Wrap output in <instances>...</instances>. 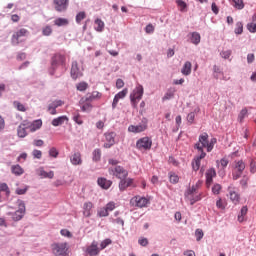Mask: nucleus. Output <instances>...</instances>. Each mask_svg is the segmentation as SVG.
<instances>
[{
	"instance_id": "63",
	"label": "nucleus",
	"mask_w": 256,
	"mask_h": 256,
	"mask_svg": "<svg viewBox=\"0 0 256 256\" xmlns=\"http://www.w3.org/2000/svg\"><path fill=\"white\" fill-rule=\"evenodd\" d=\"M188 123H193L195 121V112H190L187 116Z\"/></svg>"
},
{
	"instance_id": "42",
	"label": "nucleus",
	"mask_w": 256,
	"mask_h": 256,
	"mask_svg": "<svg viewBox=\"0 0 256 256\" xmlns=\"http://www.w3.org/2000/svg\"><path fill=\"white\" fill-rule=\"evenodd\" d=\"M77 91H87L89 89V84L87 82H79L76 85Z\"/></svg>"
},
{
	"instance_id": "59",
	"label": "nucleus",
	"mask_w": 256,
	"mask_h": 256,
	"mask_svg": "<svg viewBox=\"0 0 256 256\" xmlns=\"http://www.w3.org/2000/svg\"><path fill=\"white\" fill-rule=\"evenodd\" d=\"M55 25H57V27H63V25H65V19L63 18H58L54 21Z\"/></svg>"
},
{
	"instance_id": "8",
	"label": "nucleus",
	"mask_w": 256,
	"mask_h": 256,
	"mask_svg": "<svg viewBox=\"0 0 256 256\" xmlns=\"http://www.w3.org/2000/svg\"><path fill=\"white\" fill-rule=\"evenodd\" d=\"M243 171H245V162H243V160L236 161L234 171L232 173L233 180L237 181V179H240L241 175H243Z\"/></svg>"
},
{
	"instance_id": "47",
	"label": "nucleus",
	"mask_w": 256,
	"mask_h": 256,
	"mask_svg": "<svg viewBox=\"0 0 256 256\" xmlns=\"http://www.w3.org/2000/svg\"><path fill=\"white\" fill-rule=\"evenodd\" d=\"M221 184H214L213 187H212V193L214 195H219V193H221Z\"/></svg>"
},
{
	"instance_id": "61",
	"label": "nucleus",
	"mask_w": 256,
	"mask_h": 256,
	"mask_svg": "<svg viewBox=\"0 0 256 256\" xmlns=\"http://www.w3.org/2000/svg\"><path fill=\"white\" fill-rule=\"evenodd\" d=\"M33 145L34 147H43V145H45V142L41 139H38L33 141Z\"/></svg>"
},
{
	"instance_id": "58",
	"label": "nucleus",
	"mask_w": 256,
	"mask_h": 256,
	"mask_svg": "<svg viewBox=\"0 0 256 256\" xmlns=\"http://www.w3.org/2000/svg\"><path fill=\"white\" fill-rule=\"evenodd\" d=\"M146 33L151 34L155 32V26L153 24H148L145 28Z\"/></svg>"
},
{
	"instance_id": "14",
	"label": "nucleus",
	"mask_w": 256,
	"mask_h": 256,
	"mask_svg": "<svg viewBox=\"0 0 256 256\" xmlns=\"http://www.w3.org/2000/svg\"><path fill=\"white\" fill-rule=\"evenodd\" d=\"M115 132H108L105 134L106 142L104 143L105 149H111L115 145Z\"/></svg>"
},
{
	"instance_id": "53",
	"label": "nucleus",
	"mask_w": 256,
	"mask_h": 256,
	"mask_svg": "<svg viewBox=\"0 0 256 256\" xmlns=\"http://www.w3.org/2000/svg\"><path fill=\"white\" fill-rule=\"evenodd\" d=\"M49 155H50V157H54V159H57V157L59 155V151H57V148L52 147L49 150Z\"/></svg>"
},
{
	"instance_id": "49",
	"label": "nucleus",
	"mask_w": 256,
	"mask_h": 256,
	"mask_svg": "<svg viewBox=\"0 0 256 256\" xmlns=\"http://www.w3.org/2000/svg\"><path fill=\"white\" fill-rule=\"evenodd\" d=\"M216 143H217V138H212L210 142H208V153H211V151H213V147H215Z\"/></svg>"
},
{
	"instance_id": "4",
	"label": "nucleus",
	"mask_w": 256,
	"mask_h": 256,
	"mask_svg": "<svg viewBox=\"0 0 256 256\" xmlns=\"http://www.w3.org/2000/svg\"><path fill=\"white\" fill-rule=\"evenodd\" d=\"M195 149H197L198 153H200L199 156H197L194 161L192 162V169L194 171H199V168L201 167V159H205L207 153L203 151V148L201 147V144L196 143Z\"/></svg>"
},
{
	"instance_id": "56",
	"label": "nucleus",
	"mask_w": 256,
	"mask_h": 256,
	"mask_svg": "<svg viewBox=\"0 0 256 256\" xmlns=\"http://www.w3.org/2000/svg\"><path fill=\"white\" fill-rule=\"evenodd\" d=\"M247 29L250 33H256V24L255 23H248Z\"/></svg>"
},
{
	"instance_id": "27",
	"label": "nucleus",
	"mask_w": 256,
	"mask_h": 256,
	"mask_svg": "<svg viewBox=\"0 0 256 256\" xmlns=\"http://www.w3.org/2000/svg\"><path fill=\"white\" fill-rule=\"evenodd\" d=\"M192 67H193V65L191 64V62H189V61L185 62L181 69L182 75H185V76L191 75Z\"/></svg>"
},
{
	"instance_id": "25",
	"label": "nucleus",
	"mask_w": 256,
	"mask_h": 256,
	"mask_svg": "<svg viewBox=\"0 0 256 256\" xmlns=\"http://www.w3.org/2000/svg\"><path fill=\"white\" fill-rule=\"evenodd\" d=\"M97 183L102 189H109V187L113 185V182L111 180H107L106 178H98Z\"/></svg>"
},
{
	"instance_id": "36",
	"label": "nucleus",
	"mask_w": 256,
	"mask_h": 256,
	"mask_svg": "<svg viewBox=\"0 0 256 256\" xmlns=\"http://www.w3.org/2000/svg\"><path fill=\"white\" fill-rule=\"evenodd\" d=\"M232 3L235 9H238L240 11L241 9H245V3L243 2V0H232Z\"/></svg>"
},
{
	"instance_id": "60",
	"label": "nucleus",
	"mask_w": 256,
	"mask_h": 256,
	"mask_svg": "<svg viewBox=\"0 0 256 256\" xmlns=\"http://www.w3.org/2000/svg\"><path fill=\"white\" fill-rule=\"evenodd\" d=\"M43 35L49 36L51 35V33H53V30L51 29V26H46L43 31H42Z\"/></svg>"
},
{
	"instance_id": "20",
	"label": "nucleus",
	"mask_w": 256,
	"mask_h": 256,
	"mask_svg": "<svg viewBox=\"0 0 256 256\" xmlns=\"http://www.w3.org/2000/svg\"><path fill=\"white\" fill-rule=\"evenodd\" d=\"M61 105H63V101L61 100H56L51 102L48 105V112L50 115H57V107H61Z\"/></svg>"
},
{
	"instance_id": "5",
	"label": "nucleus",
	"mask_w": 256,
	"mask_h": 256,
	"mask_svg": "<svg viewBox=\"0 0 256 256\" xmlns=\"http://www.w3.org/2000/svg\"><path fill=\"white\" fill-rule=\"evenodd\" d=\"M117 204L113 201L108 202L104 207H101L97 211L98 217H109L111 211H115Z\"/></svg>"
},
{
	"instance_id": "2",
	"label": "nucleus",
	"mask_w": 256,
	"mask_h": 256,
	"mask_svg": "<svg viewBox=\"0 0 256 256\" xmlns=\"http://www.w3.org/2000/svg\"><path fill=\"white\" fill-rule=\"evenodd\" d=\"M143 93H144L143 85L138 84L130 94L132 107L137 108L139 101L143 99Z\"/></svg>"
},
{
	"instance_id": "46",
	"label": "nucleus",
	"mask_w": 256,
	"mask_h": 256,
	"mask_svg": "<svg viewBox=\"0 0 256 256\" xmlns=\"http://www.w3.org/2000/svg\"><path fill=\"white\" fill-rule=\"evenodd\" d=\"M14 107H16V109L18 110V111H22V112H25V111H27V109L25 108V105H23L21 102H19V101H15L14 102Z\"/></svg>"
},
{
	"instance_id": "21",
	"label": "nucleus",
	"mask_w": 256,
	"mask_h": 256,
	"mask_svg": "<svg viewBox=\"0 0 256 256\" xmlns=\"http://www.w3.org/2000/svg\"><path fill=\"white\" fill-rule=\"evenodd\" d=\"M213 177H217V172L214 170V168H210L206 172V187H211L213 183Z\"/></svg>"
},
{
	"instance_id": "39",
	"label": "nucleus",
	"mask_w": 256,
	"mask_h": 256,
	"mask_svg": "<svg viewBox=\"0 0 256 256\" xmlns=\"http://www.w3.org/2000/svg\"><path fill=\"white\" fill-rule=\"evenodd\" d=\"M176 4L178 5L179 10L181 11V13H185V11H187V3H185V1L176 0Z\"/></svg>"
},
{
	"instance_id": "33",
	"label": "nucleus",
	"mask_w": 256,
	"mask_h": 256,
	"mask_svg": "<svg viewBox=\"0 0 256 256\" xmlns=\"http://www.w3.org/2000/svg\"><path fill=\"white\" fill-rule=\"evenodd\" d=\"M56 11H65V0H54Z\"/></svg>"
},
{
	"instance_id": "35",
	"label": "nucleus",
	"mask_w": 256,
	"mask_h": 256,
	"mask_svg": "<svg viewBox=\"0 0 256 256\" xmlns=\"http://www.w3.org/2000/svg\"><path fill=\"white\" fill-rule=\"evenodd\" d=\"M247 206H243L241 208L240 214L238 215V221L239 223H243V221H245V215H247Z\"/></svg>"
},
{
	"instance_id": "37",
	"label": "nucleus",
	"mask_w": 256,
	"mask_h": 256,
	"mask_svg": "<svg viewBox=\"0 0 256 256\" xmlns=\"http://www.w3.org/2000/svg\"><path fill=\"white\" fill-rule=\"evenodd\" d=\"M18 137H27V130L25 129V124H22L17 129Z\"/></svg>"
},
{
	"instance_id": "29",
	"label": "nucleus",
	"mask_w": 256,
	"mask_h": 256,
	"mask_svg": "<svg viewBox=\"0 0 256 256\" xmlns=\"http://www.w3.org/2000/svg\"><path fill=\"white\" fill-rule=\"evenodd\" d=\"M63 61H65V57L61 54H56L52 58V65H63Z\"/></svg>"
},
{
	"instance_id": "16",
	"label": "nucleus",
	"mask_w": 256,
	"mask_h": 256,
	"mask_svg": "<svg viewBox=\"0 0 256 256\" xmlns=\"http://www.w3.org/2000/svg\"><path fill=\"white\" fill-rule=\"evenodd\" d=\"M228 193H229L230 200L232 201V203H234V205H237L241 199V196L239 195V193H237V191H235V187L229 186Z\"/></svg>"
},
{
	"instance_id": "24",
	"label": "nucleus",
	"mask_w": 256,
	"mask_h": 256,
	"mask_svg": "<svg viewBox=\"0 0 256 256\" xmlns=\"http://www.w3.org/2000/svg\"><path fill=\"white\" fill-rule=\"evenodd\" d=\"M72 165H81L83 160L81 159V152H76L70 156Z\"/></svg>"
},
{
	"instance_id": "31",
	"label": "nucleus",
	"mask_w": 256,
	"mask_h": 256,
	"mask_svg": "<svg viewBox=\"0 0 256 256\" xmlns=\"http://www.w3.org/2000/svg\"><path fill=\"white\" fill-rule=\"evenodd\" d=\"M191 43H193V45H199L201 43V35L197 32H193L191 34Z\"/></svg>"
},
{
	"instance_id": "34",
	"label": "nucleus",
	"mask_w": 256,
	"mask_h": 256,
	"mask_svg": "<svg viewBox=\"0 0 256 256\" xmlns=\"http://www.w3.org/2000/svg\"><path fill=\"white\" fill-rule=\"evenodd\" d=\"M95 29L96 31H98L99 33H101V31H103V29H105V22H103L101 19H96L95 20Z\"/></svg>"
},
{
	"instance_id": "57",
	"label": "nucleus",
	"mask_w": 256,
	"mask_h": 256,
	"mask_svg": "<svg viewBox=\"0 0 256 256\" xmlns=\"http://www.w3.org/2000/svg\"><path fill=\"white\" fill-rule=\"evenodd\" d=\"M139 245H141L142 247H147L149 245V240H147V238H140L138 240Z\"/></svg>"
},
{
	"instance_id": "6",
	"label": "nucleus",
	"mask_w": 256,
	"mask_h": 256,
	"mask_svg": "<svg viewBox=\"0 0 256 256\" xmlns=\"http://www.w3.org/2000/svg\"><path fill=\"white\" fill-rule=\"evenodd\" d=\"M110 175H114L117 179H127L129 172L123 168V166H115L114 168H109Z\"/></svg>"
},
{
	"instance_id": "12",
	"label": "nucleus",
	"mask_w": 256,
	"mask_h": 256,
	"mask_svg": "<svg viewBox=\"0 0 256 256\" xmlns=\"http://www.w3.org/2000/svg\"><path fill=\"white\" fill-rule=\"evenodd\" d=\"M86 253L89 256H97V255H99V253H101V248H99V242H97L95 240L92 241L91 245H89L86 248Z\"/></svg>"
},
{
	"instance_id": "40",
	"label": "nucleus",
	"mask_w": 256,
	"mask_h": 256,
	"mask_svg": "<svg viewBox=\"0 0 256 256\" xmlns=\"http://www.w3.org/2000/svg\"><path fill=\"white\" fill-rule=\"evenodd\" d=\"M63 123H65V116H61V117L55 118L52 121V125L54 127H59V125H63Z\"/></svg>"
},
{
	"instance_id": "10",
	"label": "nucleus",
	"mask_w": 256,
	"mask_h": 256,
	"mask_svg": "<svg viewBox=\"0 0 256 256\" xmlns=\"http://www.w3.org/2000/svg\"><path fill=\"white\" fill-rule=\"evenodd\" d=\"M71 77L72 79H79L83 77V67L79 66L77 61L72 62Z\"/></svg>"
},
{
	"instance_id": "28",
	"label": "nucleus",
	"mask_w": 256,
	"mask_h": 256,
	"mask_svg": "<svg viewBox=\"0 0 256 256\" xmlns=\"http://www.w3.org/2000/svg\"><path fill=\"white\" fill-rule=\"evenodd\" d=\"M80 105H81V110L84 111V112L91 111V109L93 107L91 105V101H89V100H84L83 101V98H81V100H80Z\"/></svg>"
},
{
	"instance_id": "32",
	"label": "nucleus",
	"mask_w": 256,
	"mask_h": 256,
	"mask_svg": "<svg viewBox=\"0 0 256 256\" xmlns=\"http://www.w3.org/2000/svg\"><path fill=\"white\" fill-rule=\"evenodd\" d=\"M11 171H12V173H13L14 175H17V176L23 175V173H24L23 168H22L19 164L13 165V166L11 167Z\"/></svg>"
},
{
	"instance_id": "22",
	"label": "nucleus",
	"mask_w": 256,
	"mask_h": 256,
	"mask_svg": "<svg viewBox=\"0 0 256 256\" xmlns=\"http://www.w3.org/2000/svg\"><path fill=\"white\" fill-rule=\"evenodd\" d=\"M52 251L56 256H64L65 255V245L63 244H53Z\"/></svg>"
},
{
	"instance_id": "13",
	"label": "nucleus",
	"mask_w": 256,
	"mask_h": 256,
	"mask_svg": "<svg viewBox=\"0 0 256 256\" xmlns=\"http://www.w3.org/2000/svg\"><path fill=\"white\" fill-rule=\"evenodd\" d=\"M127 93H129V90L127 88L123 89L122 91L118 92L113 99L112 102V108L115 109V107H117V105L119 104V101H121V99H125V97H127Z\"/></svg>"
},
{
	"instance_id": "48",
	"label": "nucleus",
	"mask_w": 256,
	"mask_h": 256,
	"mask_svg": "<svg viewBox=\"0 0 256 256\" xmlns=\"http://www.w3.org/2000/svg\"><path fill=\"white\" fill-rule=\"evenodd\" d=\"M235 33L236 35H241V33H243V23L241 22L236 23Z\"/></svg>"
},
{
	"instance_id": "64",
	"label": "nucleus",
	"mask_w": 256,
	"mask_h": 256,
	"mask_svg": "<svg viewBox=\"0 0 256 256\" xmlns=\"http://www.w3.org/2000/svg\"><path fill=\"white\" fill-rule=\"evenodd\" d=\"M27 187H25V188H18V189H16V194L17 195H25L26 193H27Z\"/></svg>"
},
{
	"instance_id": "44",
	"label": "nucleus",
	"mask_w": 256,
	"mask_h": 256,
	"mask_svg": "<svg viewBox=\"0 0 256 256\" xmlns=\"http://www.w3.org/2000/svg\"><path fill=\"white\" fill-rule=\"evenodd\" d=\"M113 243V241L109 238L103 240L100 243V251H103V249H106V247H109V245H111Z\"/></svg>"
},
{
	"instance_id": "19",
	"label": "nucleus",
	"mask_w": 256,
	"mask_h": 256,
	"mask_svg": "<svg viewBox=\"0 0 256 256\" xmlns=\"http://www.w3.org/2000/svg\"><path fill=\"white\" fill-rule=\"evenodd\" d=\"M103 97V94H101L99 91H93L92 93L86 94V96L83 97L82 101H97V99H101Z\"/></svg>"
},
{
	"instance_id": "17",
	"label": "nucleus",
	"mask_w": 256,
	"mask_h": 256,
	"mask_svg": "<svg viewBox=\"0 0 256 256\" xmlns=\"http://www.w3.org/2000/svg\"><path fill=\"white\" fill-rule=\"evenodd\" d=\"M36 173L40 179H53L55 177V172L50 171V172H45L43 168H38L36 170Z\"/></svg>"
},
{
	"instance_id": "23",
	"label": "nucleus",
	"mask_w": 256,
	"mask_h": 256,
	"mask_svg": "<svg viewBox=\"0 0 256 256\" xmlns=\"http://www.w3.org/2000/svg\"><path fill=\"white\" fill-rule=\"evenodd\" d=\"M131 185H133V179L123 178V179H120L119 189H120V191H125V189H127V187H131Z\"/></svg>"
},
{
	"instance_id": "3",
	"label": "nucleus",
	"mask_w": 256,
	"mask_h": 256,
	"mask_svg": "<svg viewBox=\"0 0 256 256\" xmlns=\"http://www.w3.org/2000/svg\"><path fill=\"white\" fill-rule=\"evenodd\" d=\"M18 210L15 212H8L7 215L12 217V221H21L25 217V202L18 200Z\"/></svg>"
},
{
	"instance_id": "11",
	"label": "nucleus",
	"mask_w": 256,
	"mask_h": 256,
	"mask_svg": "<svg viewBox=\"0 0 256 256\" xmlns=\"http://www.w3.org/2000/svg\"><path fill=\"white\" fill-rule=\"evenodd\" d=\"M27 35H29V30L21 28L12 35V43L19 45L21 37H27Z\"/></svg>"
},
{
	"instance_id": "18",
	"label": "nucleus",
	"mask_w": 256,
	"mask_h": 256,
	"mask_svg": "<svg viewBox=\"0 0 256 256\" xmlns=\"http://www.w3.org/2000/svg\"><path fill=\"white\" fill-rule=\"evenodd\" d=\"M197 143H199L200 147H202V151L204 148L209 151V134L203 133L202 135H200L199 141Z\"/></svg>"
},
{
	"instance_id": "41",
	"label": "nucleus",
	"mask_w": 256,
	"mask_h": 256,
	"mask_svg": "<svg viewBox=\"0 0 256 256\" xmlns=\"http://www.w3.org/2000/svg\"><path fill=\"white\" fill-rule=\"evenodd\" d=\"M173 97H175V90H168L163 96L162 101H169V99H173Z\"/></svg>"
},
{
	"instance_id": "52",
	"label": "nucleus",
	"mask_w": 256,
	"mask_h": 256,
	"mask_svg": "<svg viewBox=\"0 0 256 256\" xmlns=\"http://www.w3.org/2000/svg\"><path fill=\"white\" fill-rule=\"evenodd\" d=\"M32 155L34 159H41L43 157V152H41V150L35 149L32 151Z\"/></svg>"
},
{
	"instance_id": "62",
	"label": "nucleus",
	"mask_w": 256,
	"mask_h": 256,
	"mask_svg": "<svg viewBox=\"0 0 256 256\" xmlns=\"http://www.w3.org/2000/svg\"><path fill=\"white\" fill-rule=\"evenodd\" d=\"M116 87L118 89H123V87H125V82L123 81V79H117L116 80Z\"/></svg>"
},
{
	"instance_id": "54",
	"label": "nucleus",
	"mask_w": 256,
	"mask_h": 256,
	"mask_svg": "<svg viewBox=\"0 0 256 256\" xmlns=\"http://www.w3.org/2000/svg\"><path fill=\"white\" fill-rule=\"evenodd\" d=\"M245 117H247V108L242 109L238 116L240 123H242V121H243V119H245Z\"/></svg>"
},
{
	"instance_id": "55",
	"label": "nucleus",
	"mask_w": 256,
	"mask_h": 256,
	"mask_svg": "<svg viewBox=\"0 0 256 256\" xmlns=\"http://www.w3.org/2000/svg\"><path fill=\"white\" fill-rule=\"evenodd\" d=\"M231 53H232L231 50H226V51H222L220 55L223 59H229L231 57Z\"/></svg>"
},
{
	"instance_id": "43",
	"label": "nucleus",
	"mask_w": 256,
	"mask_h": 256,
	"mask_svg": "<svg viewBox=\"0 0 256 256\" xmlns=\"http://www.w3.org/2000/svg\"><path fill=\"white\" fill-rule=\"evenodd\" d=\"M93 157V161H101V149L97 148L93 151L92 153Z\"/></svg>"
},
{
	"instance_id": "30",
	"label": "nucleus",
	"mask_w": 256,
	"mask_h": 256,
	"mask_svg": "<svg viewBox=\"0 0 256 256\" xmlns=\"http://www.w3.org/2000/svg\"><path fill=\"white\" fill-rule=\"evenodd\" d=\"M40 127H43V121L36 120L30 125L31 133H35V131L39 130Z\"/></svg>"
},
{
	"instance_id": "1",
	"label": "nucleus",
	"mask_w": 256,
	"mask_h": 256,
	"mask_svg": "<svg viewBox=\"0 0 256 256\" xmlns=\"http://www.w3.org/2000/svg\"><path fill=\"white\" fill-rule=\"evenodd\" d=\"M200 187L201 181H198L195 185L186 191L185 198L190 202V205H195L197 201H201V194H197V191H199Z\"/></svg>"
},
{
	"instance_id": "38",
	"label": "nucleus",
	"mask_w": 256,
	"mask_h": 256,
	"mask_svg": "<svg viewBox=\"0 0 256 256\" xmlns=\"http://www.w3.org/2000/svg\"><path fill=\"white\" fill-rule=\"evenodd\" d=\"M4 192L7 197L11 195V190L9 189V186L7 183H0V192Z\"/></svg>"
},
{
	"instance_id": "26",
	"label": "nucleus",
	"mask_w": 256,
	"mask_h": 256,
	"mask_svg": "<svg viewBox=\"0 0 256 256\" xmlns=\"http://www.w3.org/2000/svg\"><path fill=\"white\" fill-rule=\"evenodd\" d=\"M93 210V204L91 202H85L83 205L84 217H91V211Z\"/></svg>"
},
{
	"instance_id": "15",
	"label": "nucleus",
	"mask_w": 256,
	"mask_h": 256,
	"mask_svg": "<svg viewBox=\"0 0 256 256\" xmlns=\"http://www.w3.org/2000/svg\"><path fill=\"white\" fill-rule=\"evenodd\" d=\"M147 130V122H143L138 125H130L128 127L129 133H143V131Z\"/></svg>"
},
{
	"instance_id": "7",
	"label": "nucleus",
	"mask_w": 256,
	"mask_h": 256,
	"mask_svg": "<svg viewBox=\"0 0 256 256\" xmlns=\"http://www.w3.org/2000/svg\"><path fill=\"white\" fill-rule=\"evenodd\" d=\"M153 145V141L149 137H143L140 138L136 142V149H139V151H149Z\"/></svg>"
},
{
	"instance_id": "9",
	"label": "nucleus",
	"mask_w": 256,
	"mask_h": 256,
	"mask_svg": "<svg viewBox=\"0 0 256 256\" xmlns=\"http://www.w3.org/2000/svg\"><path fill=\"white\" fill-rule=\"evenodd\" d=\"M147 203H149V200L147 198L141 197V196H134L130 200V205L132 207H139L140 209L143 207H147Z\"/></svg>"
},
{
	"instance_id": "51",
	"label": "nucleus",
	"mask_w": 256,
	"mask_h": 256,
	"mask_svg": "<svg viewBox=\"0 0 256 256\" xmlns=\"http://www.w3.org/2000/svg\"><path fill=\"white\" fill-rule=\"evenodd\" d=\"M87 17V15L85 14V12H79L76 15V23H80L83 21V19H85Z\"/></svg>"
},
{
	"instance_id": "50",
	"label": "nucleus",
	"mask_w": 256,
	"mask_h": 256,
	"mask_svg": "<svg viewBox=\"0 0 256 256\" xmlns=\"http://www.w3.org/2000/svg\"><path fill=\"white\" fill-rule=\"evenodd\" d=\"M204 233L202 229H197L195 231V237H196V241H200L203 239Z\"/></svg>"
},
{
	"instance_id": "45",
	"label": "nucleus",
	"mask_w": 256,
	"mask_h": 256,
	"mask_svg": "<svg viewBox=\"0 0 256 256\" xmlns=\"http://www.w3.org/2000/svg\"><path fill=\"white\" fill-rule=\"evenodd\" d=\"M169 180L170 183H179V176L177 174H175L174 172H170L169 173Z\"/></svg>"
}]
</instances>
